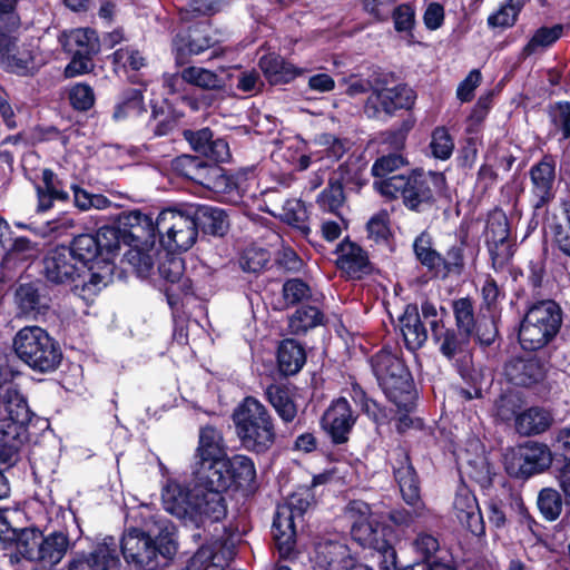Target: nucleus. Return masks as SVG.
Here are the masks:
<instances>
[{
    "label": "nucleus",
    "mask_w": 570,
    "mask_h": 570,
    "mask_svg": "<svg viewBox=\"0 0 570 570\" xmlns=\"http://www.w3.org/2000/svg\"><path fill=\"white\" fill-rule=\"evenodd\" d=\"M393 472L404 502L409 505L417 504L421 501L420 481L415 469L404 450L400 449L396 451Z\"/></svg>",
    "instance_id": "obj_23"
},
{
    "label": "nucleus",
    "mask_w": 570,
    "mask_h": 570,
    "mask_svg": "<svg viewBox=\"0 0 570 570\" xmlns=\"http://www.w3.org/2000/svg\"><path fill=\"white\" fill-rule=\"evenodd\" d=\"M99 250H100V259L107 258L110 261V255L118 250L122 243V235L120 233L119 226H104L100 227L95 234Z\"/></svg>",
    "instance_id": "obj_47"
},
{
    "label": "nucleus",
    "mask_w": 570,
    "mask_h": 570,
    "mask_svg": "<svg viewBox=\"0 0 570 570\" xmlns=\"http://www.w3.org/2000/svg\"><path fill=\"white\" fill-rule=\"evenodd\" d=\"M259 67L272 83H287L302 72L275 53L263 56Z\"/></svg>",
    "instance_id": "obj_38"
},
{
    "label": "nucleus",
    "mask_w": 570,
    "mask_h": 570,
    "mask_svg": "<svg viewBox=\"0 0 570 570\" xmlns=\"http://www.w3.org/2000/svg\"><path fill=\"white\" fill-rule=\"evenodd\" d=\"M464 267V258H463V245H454L452 246L446 256L443 257V264L439 267V274L442 277H446L449 274H461Z\"/></svg>",
    "instance_id": "obj_59"
},
{
    "label": "nucleus",
    "mask_w": 570,
    "mask_h": 570,
    "mask_svg": "<svg viewBox=\"0 0 570 570\" xmlns=\"http://www.w3.org/2000/svg\"><path fill=\"white\" fill-rule=\"evenodd\" d=\"M524 6V0H508L499 10L488 18L490 28H508L514 24L518 14Z\"/></svg>",
    "instance_id": "obj_49"
},
{
    "label": "nucleus",
    "mask_w": 570,
    "mask_h": 570,
    "mask_svg": "<svg viewBox=\"0 0 570 570\" xmlns=\"http://www.w3.org/2000/svg\"><path fill=\"white\" fill-rule=\"evenodd\" d=\"M191 488L185 487L176 480H168L161 489V503L164 509L181 520L185 525L196 529L205 527L207 522H218L224 519L213 510L212 493L208 485H199L193 476Z\"/></svg>",
    "instance_id": "obj_2"
},
{
    "label": "nucleus",
    "mask_w": 570,
    "mask_h": 570,
    "mask_svg": "<svg viewBox=\"0 0 570 570\" xmlns=\"http://www.w3.org/2000/svg\"><path fill=\"white\" fill-rule=\"evenodd\" d=\"M181 79L203 90H220L225 87L224 79L215 71L190 66L181 70Z\"/></svg>",
    "instance_id": "obj_42"
},
{
    "label": "nucleus",
    "mask_w": 570,
    "mask_h": 570,
    "mask_svg": "<svg viewBox=\"0 0 570 570\" xmlns=\"http://www.w3.org/2000/svg\"><path fill=\"white\" fill-rule=\"evenodd\" d=\"M373 373L385 395L399 407L407 411L414 400L411 374L396 353L383 348L371 360Z\"/></svg>",
    "instance_id": "obj_8"
},
{
    "label": "nucleus",
    "mask_w": 570,
    "mask_h": 570,
    "mask_svg": "<svg viewBox=\"0 0 570 570\" xmlns=\"http://www.w3.org/2000/svg\"><path fill=\"white\" fill-rule=\"evenodd\" d=\"M82 268L67 246H57L43 258V275L53 284L75 283Z\"/></svg>",
    "instance_id": "obj_18"
},
{
    "label": "nucleus",
    "mask_w": 570,
    "mask_h": 570,
    "mask_svg": "<svg viewBox=\"0 0 570 570\" xmlns=\"http://www.w3.org/2000/svg\"><path fill=\"white\" fill-rule=\"evenodd\" d=\"M144 112H146V107L141 90L129 88L121 94L120 99L115 107L112 118L116 121H120L138 117Z\"/></svg>",
    "instance_id": "obj_41"
},
{
    "label": "nucleus",
    "mask_w": 570,
    "mask_h": 570,
    "mask_svg": "<svg viewBox=\"0 0 570 570\" xmlns=\"http://www.w3.org/2000/svg\"><path fill=\"white\" fill-rule=\"evenodd\" d=\"M271 261L268 250L259 247H248L244 250L239 265L243 271L249 273H259L265 269Z\"/></svg>",
    "instance_id": "obj_51"
},
{
    "label": "nucleus",
    "mask_w": 570,
    "mask_h": 570,
    "mask_svg": "<svg viewBox=\"0 0 570 570\" xmlns=\"http://www.w3.org/2000/svg\"><path fill=\"white\" fill-rule=\"evenodd\" d=\"M504 375L512 384L529 387L544 379L546 367L537 357H512L505 363Z\"/></svg>",
    "instance_id": "obj_26"
},
{
    "label": "nucleus",
    "mask_w": 570,
    "mask_h": 570,
    "mask_svg": "<svg viewBox=\"0 0 570 570\" xmlns=\"http://www.w3.org/2000/svg\"><path fill=\"white\" fill-rule=\"evenodd\" d=\"M531 180L533 194L538 198L535 207H541L552 197L554 183V166L551 161L543 159L531 168Z\"/></svg>",
    "instance_id": "obj_37"
},
{
    "label": "nucleus",
    "mask_w": 570,
    "mask_h": 570,
    "mask_svg": "<svg viewBox=\"0 0 570 570\" xmlns=\"http://www.w3.org/2000/svg\"><path fill=\"white\" fill-rule=\"evenodd\" d=\"M265 396L284 423H292L297 416V405L291 389L284 384H269Z\"/></svg>",
    "instance_id": "obj_34"
},
{
    "label": "nucleus",
    "mask_w": 570,
    "mask_h": 570,
    "mask_svg": "<svg viewBox=\"0 0 570 570\" xmlns=\"http://www.w3.org/2000/svg\"><path fill=\"white\" fill-rule=\"evenodd\" d=\"M453 312L458 331L471 336L474 334L475 320L473 305L469 298H460L453 303Z\"/></svg>",
    "instance_id": "obj_50"
},
{
    "label": "nucleus",
    "mask_w": 570,
    "mask_h": 570,
    "mask_svg": "<svg viewBox=\"0 0 570 570\" xmlns=\"http://www.w3.org/2000/svg\"><path fill=\"white\" fill-rule=\"evenodd\" d=\"M156 228L160 244L168 252L189 249L198 236L190 207L186 212L163 210L156 218Z\"/></svg>",
    "instance_id": "obj_12"
},
{
    "label": "nucleus",
    "mask_w": 570,
    "mask_h": 570,
    "mask_svg": "<svg viewBox=\"0 0 570 570\" xmlns=\"http://www.w3.org/2000/svg\"><path fill=\"white\" fill-rule=\"evenodd\" d=\"M69 250L79 262L81 267L88 263H95L100 259V250L94 234H82L73 238Z\"/></svg>",
    "instance_id": "obj_45"
},
{
    "label": "nucleus",
    "mask_w": 570,
    "mask_h": 570,
    "mask_svg": "<svg viewBox=\"0 0 570 570\" xmlns=\"http://www.w3.org/2000/svg\"><path fill=\"white\" fill-rule=\"evenodd\" d=\"M413 248L421 264L439 274V267L443 264V256L431 247L430 238L425 234L416 237Z\"/></svg>",
    "instance_id": "obj_48"
},
{
    "label": "nucleus",
    "mask_w": 570,
    "mask_h": 570,
    "mask_svg": "<svg viewBox=\"0 0 570 570\" xmlns=\"http://www.w3.org/2000/svg\"><path fill=\"white\" fill-rule=\"evenodd\" d=\"M282 293L287 305H295L313 297L312 288L301 278L287 279L283 285Z\"/></svg>",
    "instance_id": "obj_52"
},
{
    "label": "nucleus",
    "mask_w": 570,
    "mask_h": 570,
    "mask_svg": "<svg viewBox=\"0 0 570 570\" xmlns=\"http://www.w3.org/2000/svg\"><path fill=\"white\" fill-rule=\"evenodd\" d=\"M412 546L424 563L430 562L431 558L440 549L436 537L424 531L416 534Z\"/></svg>",
    "instance_id": "obj_60"
},
{
    "label": "nucleus",
    "mask_w": 570,
    "mask_h": 570,
    "mask_svg": "<svg viewBox=\"0 0 570 570\" xmlns=\"http://www.w3.org/2000/svg\"><path fill=\"white\" fill-rule=\"evenodd\" d=\"M4 415L0 419V466H12L27 439L29 421L27 402L16 387H7L2 395Z\"/></svg>",
    "instance_id": "obj_6"
},
{
    "label": "nucleus",
    "mask_w": 570,
    "mask_h": 570,
    "mask_svg": "<svg viewBox=\"0 0 570 570\" xmlns=\"http://www.w3.org/2000/svg\"><path fill=\"white\" fill-rule=\"evenodd\" d=\"M112 61L124 69L139 70L146 66V57L132 47L120 48L112 53Z\"/></svg>",
    "instance_id": "obj_54"
},
{
    "label": "nucleus",
    "mask_w": 570,
    "mask_h": 570,
    "mask_svg": "<svg viewBox=\"0 0 570 570\" xmlns=\"http://www.w3.org/2000/svg\"><path fill=\"white\" fill-rule=\"evenodd\" d=\"M226 458V446L220 431L210 425L202 428L191 475L198 480L199 485H207L213 476L212 472L222 468Z\"/></svg>",
    "instance_id": "obj_14"
},
{
    "label": "nucleus",
    "mask_w": 570,
    "mask_h": 570,
    "mask_svg": "<svg viewBox=\"0 0 570 570\" xmlns=\"http://www.w3.org/2000/svg\"><path fill=\"white\" fill-rule=\"evenodd\" d=\"M160 276L171 284L183 282L181 287L187 286L188 279H181L184 275V262L177 256H167V258L159 265Z\"/></svg>",
    "instance_id": "obj_57"
},
{
    "label": "nucleus",
    "mask_w": 570,
    "mask_h": 570,
    "mask_svg": "<svg viewBox=\"0 0 570 570\" xmlns=\"http://www.w3.org/2000/svg\"><path fill=\"white\" fill-rule=\"evenodd\" d=\"M311 500L308 490L299 491L293 493L287 502L276 510L272 530L276 549L283 559H289L295 554V519L302 517L309 508Z\"/></svg>",
    "instance_id": "obj_11"
},
{
    "label": "nucleus",
    "mask_w": 570,
    "mask_h": 570,
    "mask_svg": "<svg viewBox=\"0 0 570 570\" xmlns=\"http://www.w3.org/2000/svg\"><path fill=\"white\" fill-rule=\"evenodd\" d=\"M114 269V263L107 258L95 262L88 267L81 283L73 285V294L87 303L92 302L101 289L112 282Z\"/></svg>",
    "instance_id": "obj_22"
},
{
    "label": "nucleus",
    "mask_w": 570,
    "mask_h": 570,
    "mask_svg": "<svg viewBox=\"0 0 570 570\" xmlns=\"http://www.w3.org/2000/svg\"><path fill=\"white\" fill-rule=\"evenodd\" d=\"M346 515L352 522L353 538L361 544H372L375 541L376 529L370 505L363 501H352L346 508Z\"/></svg>",
    "instance_id": "obj_30"
},
{
    "label": "nucleus",
    "mask_w": 570,
    "mask_h": 570,
    "mask_svg": "<svg viewBox=\"0 0 570 570\" xmlns=\"http://www.w3.org/2000/svg\"><path fill=\"white\" fill-rule=\"evenodd\" d=\"M336 253L337 267L350 278L358 279L371 272L367 254L357 244L344 240Z\"/></svg>",
    "instance_id": "obj_28"
},
{
    "label": "nucleus",
    "mask_w": 570,
    "mask_h": 570,
    "mask_svg": "<svg viewBox=\"0 0 570 570\" xmlns=\"http://www.w3.org/2000/svg\"><path fill=\"white\" fill-rule=\"evenodd\" d=\"M173 535L174 527L167 520H153L146 529L130 528L120 541L122 556L128 563L153 570L159 556L168 559L176 553Z\"/></svg>",
    "instance_id": "obj_1"
},
{
    "label": "nucleus",
    "mask_w": 570,
    "mask_h": 570,
    "mask_svg": "<svg viewBox=\"0 0 570 570\" xmlns=\"http://www.w3.org/2000/svg\"><path fill=\"white\" fill-rule=\"evenodd\" d=\"M404 158L399 154H390L376 159L372 166V175L375 180H383L390 178L393 173L404 166Z\"/></svg>",
    "instance_id": "obj_55"
},
{
    "label": "nucleus",
    "mask_w": 570,
    "mask_h": 570,
    "mask_svg": "<svg viewBox=\"0 0 570 570\" xmlns=\"http://www.w3.org/2000/svg\"><path fill=\"white\" fill-rule=\"evenodd\" d=\"M552 415L541 407H530L515 419V429L522 435H532L544 432L552 424Z\"/></svg>",
    "instance_id": "obj_39"
},
{
    "label": "nucleus",
    "mask_w": 570,
    "mask_h": 570,
    "mask_svg": "<svg viewBox=\"0 0 570 570\" xmlns=\"http://www.w3.org/2000/svg\"><path fill=\"white\" fill-rule=\"evenodd\" d=\"M561 33H562L561 26H554L551 28H540L539 30H537V32L533 35L531 40L524 47V52L527 55H531L539 47H548V46L552 45L554 41H557L561 37Z\"/></svg>",
    "instance_id": "obj_58"
},
{
    "label": "nucleus",
    "mask_w": 570,
    "mask_h": 570,
    "mask_svg": "<svg viewBox=\"0 0 570 570\" xmlns=\"http://www.w3.org/2000/svg\"><path fill=\"white\" fill-rule=\"evenodd\" d=\"M183 136L196 153L205 155L209 150V144L213 139V132L209 128L186 129L183 131Z\"/></svg>",
    "instance_id": "obj_63"
},
{
    "label": "nucleus",
    "mask_w": 570,
    "mask_h": 570,
    "mask_svg": "<svg viewBox=\"0 0 570 570\" xmlns=\"http://www.w3.org/2000/svg\"><path fill=\"white\" fill-rule=\"evenodd\" d=\"M397 0H361L366 13L379 21L387 20Z\"/></svg>",
    "instance_id": "obj_64"
},
{
    "label": "nucleus",
    "mask_w": 570,
    "mask_h": 570,
    "mask_svg": "<svg viewBox=\"0 0 570 570\" xmlns=\"http://www.w3.org/2000/svg\"><path fill=\"white\" fill-rule=\"evenodd\" d=\"M361 168L356 161H346L340 165L334 176L330 178L327 187L317 196L320 207L328 213L337 214L345 202L344 184L360 183Z\"/></svg>",
    "instance_id": "obj_17"
},
{
    "label": "nucleus",
    "mask_w": 570,
    "mask_h": 570,
    "mask_svg": "<svg viewBox=\"0 0 570 570\" xmlns=\"http://www.w3.org/2000/svg\"><path fill=\"white\" fill-rule=\"evenodd\" d=\"M433 341L439 345V351L448 360H452L466 351L471 336L454 328H446L440 321L431 323Z\"/></svg>",
    "instance_id": "obj_32"
},
{
    "label": "nucleus",
    "mask_w": 570,
    "mask_h": 570,
    "mask_svg": "<svg viewBox=\"0 0 570 570\" xmlns=\"http://www.w3.org/2000/svg\"><path fill=\"white\" fill-rule=\"evenodd\" d=\"M394 28L397 32L411 31L415 23L414 8L409 3H402L392 9Z\"/></svg>",
    "instance_id": "obj_61"
},
{
    "label": "nucleus",
    "mask_w": 570,
    "mask_h": 570,
    "mask_svg": "<svg viewBox=\"0 0 570 570\" xmlns=\"http://www.w3.org/2000/svg\"><path fill=\"white\" fill-rule=\"evenodd\" d=\"M69 99L73 108L88 110L94 106L95 95L88 85L78 83L70 89Z\"/></svg>",
    "instance_id": "obj_62"
},
{
    "label": "nucleus",
    "mask_w": 570,
    "mask_h": 570,
    "mask_svg": "<svg viewBox=\"0 0 570 570\" xmlns=\"http://www.w3.org/2000/svg\"><path fill=\"white\" fill-rule=\"evenodd\" d=\"M357 416L348 401L340 397L331 403L322 415L321 426L334 444H344L355 425Z\"/></svg>",
    "instance_id": "obj_16"
},
{
    "label": "nucleus",
    "mask_w": 570,
    "mask_h": 570,
    "mask_svg": "<svg viewBox=\"0 0 570 570\" xmlns=\"http://www.w3.org/2000/svg\"><path fill=\"white\" fill-rule=\"evenodd\" d=\"M323 314L315 306L298 308L288 320V328L294 335L306 334L309 330L321 325Z\"/></svg>",
    "instance_id": "obj_43"
},
{
    "label": "nucleus",
    "mask_w": 570,
    "mask_h": 570,
    "mask_svg": "<svg viewBox=\"0 0 570 570\" xmlns=\"http://www.w3.org/2000/svg\"><path fill=\"white\" fill-rule=\"evenodd\" d=\"M279 370L285 375L296 374L306 361L304 348L294 340L281 343L277 353Z\"/></svg>",
    "instance_id": "obj_40"
},
{
    "label": "nucleus",
    "mask_w": 570,
    "mask_h": 570,
    "mask_svg": "<svg viewBox=\"0 0 570 570\" xmlns=\"http://www.w3.org/2000/svg\"><path fill=\"white\" fill-rule=\"evenodd\" d=\"M197 229L202 228L204 233L223 236L227 228L228 222L224 210L208 205L190 206Z\"/></svg>",
    "instance_id": "obj_35"
},
{
    "label": "nucleus",
    "mask_w": 570,
    "mask_h": 570,
    "mask_svg": "<svg viewBox=\"0 0 570 570\" xmlns=\"http://www.w3.org/2000/svg\"><path fill=\"white\" fill-rule=\"evenodd\" d=\"M399 321L405 346L413 352L421 348L428 340V332L417 307L407 305Z\"/></svg>",
    "instance_id": "obj_33"
},
{
    "label": "nucleus",
    "mask_w": 570,
    "mask_h": 570,
    "mask_svg": "<svg viewBox=\"0 0 570 570\" xmlns=\"http://www.w3.org/2000/svg\"><path fill=\"white\" fill-rule=\"evenodd\" d=\"M232 420L242 446L248 452L264 454L276 443L275 420L256 397L246 396L233 411Z\"/></svg>",
    "instance_id": "obj_4"
},
{
    "label": "nucleus",
    "mask_w": 570,
    "mask_h": 570,
    "mask_svg": "<svg viewBox=\"0 0 570 570\" xmlns=\"http://www.w3.org/2000/svg\"><path fill=\"white\" fill-rule=\"evenodd\" d=\"M12 346L17 357L35 372H53L62 360L58 342L37 325L20 328L13 337Z\"/></svg>",
    "instance_id": "obj_7"
},
{
    "label": "nucleus",
    "mask_w": 570,
    "mask_h": 570,
    "mask_svg": "<svg viewBox=\"0 0 570 570\" xmlns=\"http://www.w3.org/2000/svg\"><path fill=\"white\" fill-rule=\"evenodd\" d=\"M122 243L128 246L125 261L140 276L146 277L154 267V247L158 235L156 222L139 209L122 212L118 217Z\"/></svg>",
    "instance_id": "obj_5"
},
{
    "label": "nucleus",
    "mask_w": 570,
    "mask_h": 570,
    "mask_svg": "<svg viewBox=\"0 0 570 570\" xmlns=\"http://www.w3.org/2000/svg\"><path fill=\"white\" fill-rule=\"evenodd\" d=\"M314 562L324 570H351L355 564L348 547L336 538H324L315 544Z\"/></svg>",
    "instance_id": "obj_21"
},
{
    "label": "nucleus",
    "mask_w": 570,
    "mask_h": 570,
    "mask_svg": "<svg viewBox=\"0 0 570 570\" xmlns=\"http://www.w3.org/2000/svg\"><path fill=\"white\" fill-rule=\"evenodd\" d=\"M485 239L493 266L502 268L513 254L509 240L508 219L504 214L494 213L489 217Z\"/></svg>",
    "instance_id": "obj_19"
},
{
    "label": "nucleus",
    "mask_w": 570,
    "mask_h": 570,
    "mask_svg": "<svg viewBox=\"0 0 570 570\" xmlns=\"http://www.w3.org/2000/svg\"><path fill=\"white\" fill-rule=\"evenodd\" d=\"M538 507L547 520H556L562 510L560 494L552 489H543L538 498Z\"/></svg>",
    "instance_id": "obj_53"
},
{
    "label": "nucleus",
    "mask_w": 570,
    "mask_h": 570,
    "mask_svg": "<svg viewBox=\"0 0 570 570\" xmlns=\"http://www.w3.org/2000/svg\"><path fill=\"white\" fill-rule=\"evenodd\" d=\"M445 186L441 173L413 170L410 175H396L383 180H375L373 187L387 198L402 197L406 208L413 212H425L435 204L436 195Z\"/></svg>",
    "instance_id": "obj_3"
},
{
    "label": "nucleus",
    "mask_w": 570,
    "mask_h": 570,
    "mask_svg": "<svg viewBox=\"0 0 570 570\" xmlns=\"http://www.w3.org/2000/svg\"><path fill=\"white\" fill-rule=\"evenodd\" d=\"M33 61L31 51L19 45V40L8 33L0 32V66L10 72L26 75Z\"/></svg>",
    "instance_id": "obj_24"
},
{
    "label": "nucleus",
    "mask_w": 570,
    "mask_h": 570,
    "mask_svg": "<svg viewBox=\"0 0 570 570\" xmlns=\"http://www.w3.org/2000/svg\"><path fill=\"white\" fill-rule=\"evenodd\" d=\"M18 313L29 320H38L50 308V297L40 282L19 284L14 292Z\"/></svg>",
    "instance_id": "obj_20"
},
{
    "label": "nucleus",
    "mask_w": 570,
    "mask_h": 570,
    "mask_svg": "<svg viewBox=\"0 0 570 570\" xmlns=\"http://www.w3.org/2000/svg\"><path fill=\"white\" fill-rule=\"evenodd\" d=\"M453 509L459 522L474 535L484 534L483 518L474 494L465 489H460L454 498Z\"/></svg>",
    "instance_id": "obj_27"
},
{
    "label": "nucleus",
    "mask_w": 570,
    "mask_h": 570,
    "mask_svg": "<svg viewBox=\"0 0 570 570\" xmlns=\"http://www.w3.org/2000/svg\"><path fill=\"white\" fill-rule=\"evenodd\" d=\"M43 534L35 528H23L14 551L7 553L9 563L18 566L21 559L43 566Z\"/></svg>",
    "instance_id": "obj_29"
},
{
    "label": "nucleus",
    "mask_w": 570,
    "mask_h": 570,
    "mask_svg": "<svg viewBox=\"0 0 570 570\" xmlns=\"http://www.w3.org/2000/svg\"><path fill=\"white\" fill-rule=\"evenodd\" d=\"M561 322V309L553 301L534 304L525 314L519 330L521 346L528 351L542 348L557 335Z\"/></svg>",
    "instance_id": "obj_9"
},
{
    "label": "nucleus",
    "mask_w": 570,
    "mask_h": 570,
    "mask_svg": "<svg viewBox=\"0 0 570 570\" xmlns=\"http://www.w3.org/2000/svg\"><path fill=\"white\" fill-rule=\"evenodd\" d=\"M222 468L213 471V476L208 482L212 493L213 510L217 514H223L224 518L227 513V508L223 492L226 491L232 484L238 487L250 485L256 478V469L253 460L243 454L228 456L222 463Z\"/></svg>",
    "instance_id": "obj_10"
},
{
    "label": "nucleus",
    "mask_w": 570,
    "mask_h": 570,
    "mask_svg": "<svg viewBox=\"0 0 570 570\" xmlns=\"http://www.w3.org/2000/svg\"><path fill=\"white\" fill-rule=\"evenodd\" d=\"M173 165L175 170L180 175L203 185L206 184L205 179L207 173L213 169L200 158L190 155H181L177 157Z\"/></svg>",
    "instance_id": "obj_46"
},
{
    "label": "nucleus",
    "mask_w": 570,
    "mask_h": 570,
    "mask_svg": "<svg viewBox=\"0 0 570 570\" xmlns=\"http://www.w3.org/2000/svg\"><path fill=\"white\" fill-rule=\"evenodd\" d=\"M59 41L62 48L72 55L66 67V75L73 77L91 70L92 57L100 50V41L95 30L79 28L65 31Z\"/></svg>",
    "instance_id": "obj_15"
},
{
    "label": "nucleus",
    "mask_w": 570,
    "mask_h": 570,
    "mask_svg": "<svg viewBox=\"0 0 570 570\" xmlns=\"http://www.w3.org/2000/svg\"><path fill=\"white\" fill-rule=\"evenodd\" d=\"M118 542L112 537H107L98 543L90 556L82 560L73 561L69 570H119Z\"/></svg>",
    "instance_id": "obj_25"
},
{
    "label": "nucleus",
    "mask_w": 570,
    "mask_h": 570,
    "mask_svg": "<svg viewBox=\"0 0 570 570\" xmlns=\"http://www.w3.org/2000/svg\"><path fill=\"white\" fill-rule=\"evenodd\" d=\"M415 98L414 90L406 85L389 87L381 80H376L364 104V114L371 119L385 120L396 110L411 109Z\"/></svg>",
    "instance_id": "obj_13"
},
{
    "label": "nucleus",
    "mask_w": 570,
    "mask_h": 570,
    "mask_svg": "<svg viewBox=\"0 0 570 570\" xmlns=\"http://www.w3.org/2000/svg\"><path fill=\"white\" fill-rule=\"evenodd\" d=\"M212 46L210 38L194 31L187 36H177L173 41L176 63L183 66L191 56L200 55Z\"/></svg>",
    "instance_id": "obj_36"
},
{
    "label": "nucleus",
    "mask_w": 570,
    "mask_h": 570,
    "mask_svg": "<svg viewBox=\"0 0 570 570\" xmlns=\"http://www.w3.org/2000/svg\"><path fill=\"white\" fill-rule=\"evenodd\" d=\"M514 459L518 462L519 472L527 476L543 471L552 462L549 448L537 442H527L520 446Z\"/></svg>",
    "instance_id": "obj_31"
},
{
    "label": "nucleus",
    "mask_w": 570,
    "mask_h": 570,
    "mask_svg": "<svg viewBox=\"0 0 570 570\" xmlns=\"http://www.w3.org/2000/svg\"><path fill=\"white\" fill-rule=\"evenodd\" d=\"M70 542L63 532H52L43 535V567H53L58 564L66 556Z\"/></svg>",
    "instance_id": "obj_44"
},
{
    "label": "nucleus",
    "mask_w": 570,
    "mask_h": 570,
    "mask_svg": "<svg viewBox=\"0 0 570 570\" xmlns=\"http://www.w3.org/2000/svg\"><path fill=\"white\" fill-rule=\"evenodd\" d=\"M430 147L435 158L445 160L452 155L454 142L448 130L443 127H439L435 128L432 134Z\"/></svg>",
    "instance_id": "obj_56"
}]
</instances>
